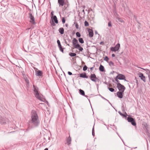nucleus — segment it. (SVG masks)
Instances as JSON below:
<instances>
[{
  "instance_id": "38",
  "label": "nucleus",
  "mask_w": 150,
  "mask_h": 150,
  "mask_svg": "<svg viewBox=\"0 0 150 150\" xmlns=\"http://www.w3.org/2000/svg\"><path fill=\"white\" fill-rule=\"evenodd\" d=\"M117 79H117V77H116L115 78V81H116V82L117 83H120L119 82V80H117Z\"/></svg>"
},
{
  "instance_id": "3",
  "label": "nucleus",
  "mask_w": 150,
  "mask_h": 150,
  "mask_svg": "<svg viewBox=\"0 0 150 150\" xmlns=\"http://www.w3.org/2000/svg\"><path fill=\"white\" fill-rule=\"evenodd\" d=\"M117 87L119 90V91L124 92L125 89V87L120 83H117Z\"/></svg>"
},
{
  "instance_id": "15",
  "label": "nucleus",
  "mask_w": 150,
  "mask_h": 150,
  "mask_svg": "<svg viewBox=\"0 0 150 150\" xmlns=\"http://www.w3.org/2000/svg\"><path fill=\"white\" fill-rule=\"evenodd\" d=\"M124 92L119 91L117 92V96L119 98H121L123 97V94Z\"/></svg>"
},
{
  "instance_id": "41",
  "label": "nucleus",
  "mask_w": 150,
  "mask_h": 150,
  "mask_svg": "<svg viewBox=\"0 0 150 150\" xmlns=\"http://www.w3.org/2000/svg\"><path fill=\"white\" fill-rule=\"evenodd\" d=\"M108 26L109 27H111L112 26L111 23L110 22H109L108 23Z\"/></svg>"
},
{
  "instance_id": "44",
  "label": "nucleus",
  "mask_w": 150,
  "mask_h": 150,
  "mask_svg": "<svg viewBox=\"0 0 150 150\" xmlns=\"http://www.w3.org/2000/svg\"><path fill=\"white\" fill-rule=\"evenodd\" d=\"M148 77H149V81L150 82V74H148Z\"/></svg>"
},
{
  "instance_id": "7",
  "label": "nucleus",
  "mask_w": 150,
  "mask_h": 150,
  "mask_svg": "<svg viewBox=\"0 0 150 150\" xmlns=\"http://www.w3.org/2000/svg\"><path fill=\"white\" fill-rule=\"evenodd\" d=\"M29 18L30 19V22L33 24H35V18L34 16H33L32 14L31 13H29Z\"/></svg>"
},
{
  "instance_id": "43",
  "label": "nucleus",
  "mask_w": 150,
  "mask_h": 150,
  "mask_svg": "<svg viewBox=\"0 0 150 150\" xmlns=\"http://www.w3.org/2000/svg\"><path fill=\"white\" fill-rule=\"evenodd\" d=\"M54 12V11H52L51 13V16H53Z\"/></svg>"
},
{
  "instance_id": "5",
  "label": "nucleus",
  "mask_w": 150,
  "mask_h": 150,
  "mask_svg": "<svg viewBox=\"0 0 150 150\" xmlns=\"http://www.w3.org/2000/svg\"><path fill=\"white\" fill-rule=\"evenodd\" d=\"M127 119L128 121L131 122L133 125L135 126L136 125V124L134 119L132 117H127Z\"/></svg>"
},
{
  "instance_id": "4",
  "label": "nucleus",
  "mask_w": 150,
  "mask_h": 150,
  "mask_svg": "<svg viewBox=\"0 0 150 150\" xmlns=\"http://www.w3.org/2000/svg\"><path fill=\"white\" fill-rule=\"evenodd\" d=\"M89 78L92 81L94 82H96L97 80H99L95 74H91Z\"/></svg>"
},
{
  "instance_id": "8",
  "label": "nucleus",
  "mask_w": 150,
  "mask_h": 150,
  "mask_svg": "<svg viewBox=\"0 0 150 150\" xmlns=\"http://www.w3.org/2000/svg\"><path fill=\"white\" fill-rule=\"evenodd\" d=\"M72 43L73 45L75 48H76L78 46H79V44L78 42V40L75 38H74L73 41Z\"/></svg>"
},
{
  "instance_id": "12",
  "label": "nucleus",
  "mask_w": 150,
  "mask_h": 150,
  "mask_svg": "<svg viewBox=\"0 0 150 150\" xmlns=\"http://www.w3.org/2000/svg\"><path fill=\"white\" fill-rule=\"evenodd\" d=\"M6 119L5 118H3L0 116V123L2 125H5L6 123Z\"/></svg>"
},
{
  "instance_id": "36",
  "label": "nucleus",
  "mask_w": 150,
  "mask_h": 150,
  "mask_svg": "<svg viewBox=\"0 0 150 150\" xmlns=\"http://www.w3.org/2000/svg\"><path fill=\"white\" fill-rule=\"evenodd\" d=\"M50 23H51L52 25L53 26H55V24L54 22L50 21Z\"/></svg>"
},
{
  "instance_id": "23",
  "label": "nucleus",
  "mask_w": 150,
  "mask_h": 150,
  "mask_svg": "<svg viewBox=\"0 0 150 150\" xmlns=\"http://www.w3.org/2000/svg\"><path fill=\"white\" fill-rule=\"evenodd\" d=\"M76 48L78 49L79 51H82L83 50V48L81 47L79 45V46H78Z\"/></svg>"
},
{
  "instance_id": "14",
  "label": "nucleus",
  "mask_w": 150,
  "mask_h": 150,
  "mask_svg": "<svg viewBox=\"0 0 150 150\" xmlns=\"http://www.w3.org/2000/svg\"><path fill=\"white\" fill-rule=\"evenodd\" d=\"M88 32L89 33V36L90 37H92L93 35V30L89 28L88 30Z\"/></svg>"
},
{
  "instance_id": "20",
  "label": "nucleus",
  "mask_w": 150,
  "mask_h": 150,
  "mask_svg": "<svg viewBox=\"0 0 150 150\" xmlns=\"http://www.w3.org/2000/svg\"><path fill=\"white\" fill-rule=\"evenodd\" d=\"M58 30L61 34H63L64 33V30L63 28H60Z\"/></svg>"
},
{
  "instance_id": "39",
  "label": "nucleus",
  "mask_w": 150,
  "mask_h": 150,
  "mask_svg": "<svg viewBox=\"0 0 150 150\" xmlns=\"http://www.w3.org/2000/svg\"><path fill=\"white\" fill-rule=\"evenodd\" d=\"M25 82L27 83V84H28L29 83V80L27 79H25Z\"/></svg>"
},
{
  "instance_id": "31",
  "label": "nucleus",
  "mask_w": 150,
  "mask_h": 150,
  "mask_svg": "<svg viewBox=\"0 0 150 150\" xmlns=\"http://www.w3.org/2000/svg\"><path fill=\"white\" fill-rule=\"evenodd\" d=\"M118 113L121 116L124 117H126V116H125L124 114L122 113L120 111H118Z\"/></svg>"
},
{
  "instance_id": "10",
  "label": "nucleus",
  "mask_w": 150,
  "mask_h": 150,
  "mask_svg": "<svg viewBox=\"0 0 150 150\" xmlns=\"http://www.w3.org/2000/svg\"><path fill=\"white\" fill-rule=\"evenodd\" d=\"M138 74L140 78V79L144 82H145L146 81L145 77V76H144L143 74L141 73H139Z\"/></svg>"
},
{
  "instance_id": "47",
  "label": "nucleus",
  "mask_w": 150,
  "mask_h": 150,
  "mask_svg": "<svg viewBox=\"0 0 150 150\" xmlns=\"http://www.w3.org/2000/svg\"><path fill=\"white\" fill-rule=\"evenodd\" d=\"M112 57H115V54H112Z\"/></svg>"
},
{
  "instance_id": "37",
  "label": "nucleus",
  "mask_w": 150,
  "mask_h": 150,
  "mask_svg": "<svg viewBox=\"0 0 150 150\" xmlns=\"http://www.w3.org/2000/svg\"><path fill=\"white\" fill-rule=\"evenodd\" d=\"M62 21L63 24L65 23V19L64 17H63L62 18Z\"/></svg>"
},
{
  "instance_id": "32",
  "label": "nucleus",
  "mask_w": 150,
  "mask_h": 150,
  "mask_svg": "<svg viewBox=\"0 0 150 150\" xmlns=\"http://www.w3.org/2000/svg\"><path fill=\"white\" fill-rule=\"evenodd\" d=\"M109 65L110 66H113L114 65V64L111 61L109 62Z\"/></svg>"
},
{
  "instance_id": "42",
  "label": "nucleus",
  "mask_w": 150,
  "mask_h": 150,
  "mask_svg": "<svg viewBox=\"0 0 150 150\" xmlns=\"http://www.w3.org/2000/svg\"><path fill=\"white\" fill-rule=\"evenodd\" d=\"M68 74L69 75H72V73L70 71H68Z\"/></svg>"
},
{
  "instance_id": "29",
  "label": "nucleus",
  "mask_w": 150,
  "mask_h": 150,
  "mask_svg": "<svg viewBox=\"0 0 150 150\" xmlns=\"http://www.w3.org/2000/svg\"><path fill=\"white\" fill-rule=\"evenodd\" d=\"M84 24H85V26H89V25L88 22L86 21H85Z\"/></svg>"
},
{
  "instance_id": "51",
  "label": "nucleus",
  "mask_w": 150,
  "mask_h": 150,
  "mask_svg": "<svg viewBox=\"0 0 150 150\" xmlns=\"http://www.w3.org/2000/svg\"><path fill=\"white\" fill-rule=\"evenodd\" d=\"M68 40L69 42L71 41V40L70 39H68Z\"/></svg>"
},
{
  "instance_id": "54",
  "label": "nucleus",
  "mask_w": 150,
  "mask_h": 150,
  "mask_svg": "<svg viewBox=\"0 0 150 150\" xmlns=\"http://www.w3.org/2000/svg\"><path fill=\"white\" fill-rule=\"evenodd\" d=\"M65 43H66V44H67V42H66V41H65Z\"/></svg>"
},
{
  "instance_id": "26",
  "label": "nucleus",
  "mask_w": 150,
  "mask_h": 150,
  "mask_svg": "<svg viewBox=\"0 0 150 150\" xmlns=\"http://www.w3.org/2000/svg\"><path fill=\"white\" fill-rule=\"evenodd\" d=\"M108 88L110 91L111 92H113L114 91L115 89L112 88Z\"/></svg>"
},
{
  "instance_id": "24",
  "label": "nucleus",
  "mask_w": 150,
  "mask_h": 150,
  "mask_svg": "<svg viewBox=\"0 0 150 150\" xmlns=\"http://www.w3.org/2000/svg\"><path fill=\"white\" fill-rule=\"evenodd\" d=\"M69 55L71 57H74L76 55V54L74 53L70 52Z\"/></svg>"
},
{
  "instance_id": "40",
  "label": "nucleus",
  "mask_w": 150,
  "mask_h": 150,
  "mask_svg": "<svg viewBox=\"0 0 150 150\" xmlns=\"http://www.w3.org/2000/svg\"><path fill=\"white\" fill-rule=\"evenodd\" d=\"M75 27H76V28L77 29L79 28V25L77 24H76L75 25Z\"/></svg>"
},
{
  "instance_id": "45",
  "label": "nucleus",
  "mask_w": 150,
  "mask_h": 150,
  "mask_svg": "<svg viewBox=\"0 0 150 150\" xmlns=\"http://www.w3.org/2000/svg\"><path fill=\"white\" fill-rule=\"evenodd\" d=\"M100 45H103V44H104V42H100Z\"/></svg>"
},
{
  "instance_id": "60",
  "label": "nucleus",
  "mask_w": 150,
  "mask_h": 150,
  "mask_svg": "<svg viewBox=\"0 0 150 150\" xmlns=\"http://www.w3.org/2000/svg\"><path fill=\"white\" fill-rule=\"evenodd\" d=\"M150 28V27H149Z\"/></svg>"
},
{
  "instance_id": "11",
  "label": "nucleus",
  "mask_w": 150,
  "mask_h": 150,
  "mask_svg": "<svg viewBox=\"0 0 150 150\" xmlns=\"http://www.w3.org/2000/svg\"><path fill=\"white\" fill-rule=\"evenodd\" d=\"M57 43L58 45V46L59 49V50L61 51L63 53L64 50L63 49L61 44L59 40H58L57 41Z\"/></svg>"
},
{
  "instance_id": "1",
  "label": "nucleus",
  "mask_w": 150,
  "mask_h": 150,
  "mask_svg": "<svg viewBox=\"0 0 150 150\" xmlns=\"http://www.w3.org/2000/svg\"><path fill=\"white\" fill-rule=\"evenodd\" d=\"M31 120L28 122L29 127H34L38 126L40 122L38 115L35 110H32L31 113Z\"/></svg>"
},
{
  "instance_id": "59",
  "label": "nucleus",
  "mask_w": 150,
  "mask_h": 150,
  "mask_svg": "<svg viewBox=\"0 0 150 150\" xmlns=\"http://www.w3.org/2000/svg\"><path fill=\"white\" fill-rule=\"evenodd\" d=\"M149 136L150 137V135H149Z\"/></svg>"
},
{
  "instance_id": "6",
  "label": "nucleus",
  "mask_w": 150,
  "mask_h": 150,
  "mask_svg": "<svg viewBox=\"0 0 150 150\" xmlns=\"http://www.w3.org/2000/svg\"><path fill=\"white\" fill-rule=\"evenodd\" d=\"M120 47V44L117 43L114 47H111L110 50L112 51L115 52L119 49Z\"/></svg>"
},
{
  "instance_id": "56",
  "label": "nucleus",
  "mask_w": 150,
  "mask_h": 150,
  "mask_svg": "<svg viewBox=\"0 0 150 150\" xmlns=\"http://www.w3.org/2000/svg\"><path fill=\"white\" fill-rule=\"evenodd\" d=\"M95 33H96V34L97 33V31H96L95 32Z\"/></svg>"
},
{
  "instance_id": "13",
  "label": "nucleus",
  "mask_w": 150,
  "mask_h": 150,
  "mask_svg": "<svg viewBox=\"0 0 150 150\" xmlns=\"http://www.w3.org/2000/svg\"><path fill=\"white\" fill-rule=\"evenodd\" d=\"M51 18L52 20V21L54 22L55 23H58V21L56 16H51Z\"/></svg>"
},
{
  "instance_id": "52",
  "label": "nucleus",
  "mask_w": 150,
  "mask_h": 150,
  "mask_svg": "<svg viewBox=\"0 0 150 150\" xmlns=\"http://www.w3.org/2000/svg\"><path fill=\"white\" fill-rule=\"evenodd\" d=\"M65 25L67 27L68 26V25L67 24H65Z\"/></svg>"
},
{
  "instance_id": "48",
  "label": "nucleus",
  "mask_w": 150,
  "mask_h": 150,
  "mask_svg": "<svg viewBox=\"0 0 150 150\" xmlns=\"http://www.w3.org/2000/svg\"><path fill=\"white\" fill-rule=\"evenodd\" d=\"M102 98H103V99H104L105 100H107V101H108V100H107V99H105V98H104V97H102Z\"/></svg>"
},
{
  "instance_id": "50",
  "label": "nucleus",
  "mask_w": 150,
  "mask_h": 150,
  "mask_svg": "<svg viewBox=\"0 0 150 150\" xmlns=\"http://www.w3.org/2000/svg\"><path fill=\"white\" fill-rule=\"evenodd\" d=\"M44 150H48V149L47 148H46Z\"/></svg>"
},
{
  "instance_id": "21",
  "label": "nucleus",
  "mask_w": 150,
  "mask_h": 150,
  "mask_svg": "<svg viewBox=\"0 0 150 150\" xmlns=\"http://www.w3.org/2000/svg\"><path fill=\"white\" fill-rule=\"evenodd\" d=\"M80 94L82 96H84L85 92L84 91L81 89L79 90Z\"/></svg>"
},
{
  "instance_id": "18",
  "label": "nucleus",
  "mask_w": 150,
  "mask_h": 150,
  "mask_svg": "<svg viewBox=\"0 0 150 150\" xmlns=\"http://www.w3.org/2000/svg\"><path fill=\"white\" fill-rule=\"evenodd\" d=\"M42 72L40 70H38L36 72V75L37 76H41L42 75Z\"/></svg>"
},
{
  "instance_id": "58",
  "label": "nucleus",
  "mask_w": 150,
  "mask_h": 150,
  "mask_svg": "<svg viewBox=\"0 0 150 150\" xmlns=\"http://www.w3.org/2000/svg\"><path fill=\"white\" fill-rule=\"evenodd\" d=\"M83 62V63L84 64H85V63H84Z\"/></svg>"
},
{
  "instance_id": "35",
  "label": "nucleus",
  "mask_w": 150,
  "mask_h": 150,
  "mask_svg": "<svg viewBox=\"0 0 150 150\" xmlns=\"http://www.w3.org/2000/svg\"><path fill=\"white\" fill-rule=\"evenodd\" d=\"M92 134L93 136H94L95 135V132H94V126H93V127L92 129Z\"/></svg>"
},
{
  "instance_id": "19",
  "label": "nucleus",
  "mask_w": 150,
  "mask_h": 150,
  "mask_svg": "<svg viewBox=\"0 0 150 150\" xmlns=\"http://www.w3.org/2000/svg\"><path fill=\"white\" fill-rule=\"evenodd\" d=\"M99 70L102 72H103L105 71L104 67L102 65H100L99 67Z\"/></svg>"
},
{
  "instance_id": "16",
  "label": "nucleus",
  "mask_w": 150,
  "mask_h": 150,
  "mask_svg": "<svg viewBox=\"0 0 150 150\" xmlns=\"http://www.w3.org/2000/svg\"><path fill=\"white\" fill-rule=\"evenodd\" d=\"M58 3L59 6H63L64 4V0H58Z\"/></svg>"
},
{
  "instance_id": "34",
  "label": "nucleus",
  "mask_w": 150,
  "mask_h": 150,
  "mask_svg": "<svg viewBox=\"0 0 150 150\" xmlns=\"http://www.w3.org/2000/svg\"><path fill=\"white\" fill-rule=\"evenodd\" d=\"M109 59V58L107 56L105 57V58L104 59V60L106 61L107 62H108V61Z\"/></svg>"
},
{
  "instance_id": "28",
  "label": "nucleus",
  "mask_w": 150,
  "mask_h": 150,
  "mask_svg": "<svg viewBox=\"0 0 150 150\" xmlns=\"http://www.w3.org/2000/svg\"><path fill=\"white\" fill-rule=\"evenodd\" d=\"M88 68V67H87V66L86 65H85L83 67V71H86V70H87V69Z\"/></svg>"
},
{
  "instance_id": "46",
  "label": "nucleus",
  "mask_w": 150,
  "mask_h": 150,
  "mask_svg": "<svg viewBox=\"0 0 150 150\" xmlns=\"http://www.w3.org/2000/svg\"><path fill=\"white\" fill-rule=\"evenodd\" d=\"M93 68H94V67H93L90 68V70L91 71H92L93 70Z\"/></svg>"
},
{
  "instance_id": "25",
  "label": "nucleus",
  "mask_w": 150,
  "mask_h": 150,
  "mask_svg": "<svg viewBox=\"0 0 150 150\" xmlns=\"http://www.w3.org/2000/svg\"><path fill=\"white\" fill-rule=\"evenodd\" d=\"M79 42L81 44H83V43H84V41L83 40V39L82 38H79Z\"/></svg>"
},
{
  "instance_id": "9",
  "label": "nucleus",
  "mask_w": 150,
  "mask_h": 150,
  "mask_svg": "<svg viewBox=\"0 0 150 150\" xmlns=\"http://www.w3.org/2000/svg\"><path fill=\"white\" fill-rule=\"evenodd\" d=\"M117 79L119 80H124L125 81H127L125 79V76L122 74H119L117 76Z\"/></svg>"
},
{
  "instance_id": "55",
  "label": "nucleus",
  "mask_w": 150,
  "mask_h": 150,
  "mask_svg": "<svg viewBox=\"0 0 150 150\" xmlns=\"http://www.w3.org/2000/svg\"><path fill=\"white\" fill-rule=\"evenodd\" d=\"M67 45H68L69 46V44H67Z\"/></svg>"
},
{
  "instance_id": "30",
  "label": "nucleus",
  "mask_w": 150,
  "mask_h": 150,
  "mask_svg": "<svg viewBox=\"0 0 150 150\" xmlns=\"http://www.w3.org/2000/svg\"><path fill=\"white\" fill-rule=\"evenodd\" d=\"M76 36L78 37H80L81 36L79 32H77L76 33Z\"/></svg>"
},
{
  "instance_id": "22",
  "label": "nucleus",
  "mask_w": 150,
  "mask_h": 150,
  "mask_svg": "<svg viewBox=\"0 0 150 150\" xmlns=\"http://www.w3.org/2000/svg\"><path fill=\"white\" fill-rule=\"evenodd\" d=\"M67 142L69 144L71 143V138L69 136V137L67 139Z\"/></svg>"
},
{
  "instance_id": "17",
  "label": "nucleus",
  "mask_w": 150,
  "mask_h": 150,
  "mask_svg": "<svg viewBox=\"0 0 150 150\" xmlns=\"http://www.w3.org/2000/svg\"><path fill=\"white\" fill-rule=\"evenodd\" d=\"M80 77L83 78H88V76L86 75V74L85 73L81 74H80Z\"/></svg>"
},
{
  "instance_id": "57",
  "label": "nucleus",
  "mask_w": 150,
  "mask_h": 150,
  "mask_svg": "<svg viewBox=\"0 0 150 150\" xmlns=\"http://www.w3.org/2000/svg\"><path fill=\"white\" fill-rule=\"evenodd\" d=\"M134 148L136 149L137 148V147H134Z\"/></svg>"
},
{
  "instance_id": "27",
  "label": "nucleus",
  "mask_w": 150,
  "mask_h": 150,
  "mask_svg": "<svg viewBox=\"0 0 150 150\" xmlns=\"http://www.w3.org/2000/svg\"><path fill=\"white\" fill-rule=\"evenodd\" d=\"M117 19L118 20V21H120L121 22H123V20L121 19V18H119V17H117Z\"/></svg>"
},
{
  "instance_id": "33",
  "label": "nucleus",
  "mask_w": 150,
  "mask_h": 150,
  "mask_svg": "<svg viewBox=\"0 0 150 150\" xmlns=\"http://www.w3.org/2000/svg\"><path fill=\"white\" fill-rule=\"evenodd\" d=\"M140 68L142 69H143L144 70H146V72L148 73H149V74H150V70H149V69H145L143 68Z\"/></svg>"
},
{
  "instance_id": "2",
  "label": "nucleus",
  "mask_w": 150,
  "mask_h": 150,
  "mask_svg": "<svg viewBox=\"0 0 150 150\" xmlns=\"http://www.w3.org/2000/svg\"><path fill=\"white\" fill-rule=\"evenodd\" d=\"M33 91L35 97L38 100L43 102H45L46 100L43 98V96L38 92V88L34 85H33Z\"/></svg>"
},
{
  "instance_id": "49",
  "label": "nucleus",
  "mask_w": 150,
  "mask_h": 150,
  "mask_svg": "<svg viewBox=\"0 0 150 150\" xmlns=\"http://www.w3.org/2000/svg\"><path fill=\"white\" fill-rule=\"evenodd\" d=\"M82 12L83 13H84V14L85 13L84 12V9H83V10H82Z\"/></svg>"
},
{
  "instance_id": "53",
  "label": "nucleus",
  "mask_w": 150,
  "mask_h": 150,
  "mask_svg": "<svg viewBox=\"0 0 150 150\" xmlns=\"http://www.w3.org/2000/svg\"><path fill=\"white\" fill-rule=\"evenodd\" d=\"M85 97H88V96H86V95H84V96Z\"/></svg>"
}]
</instances>
